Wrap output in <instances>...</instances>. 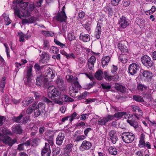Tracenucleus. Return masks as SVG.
Wrapping results in <instances>:
<instances>
[{"label":"nucleus","mask_w":156,"mask_h":156,"mask_svg":"<svg viewBox=\"0 0 156 156\" xmlns=\"http://www.w3.org/2000/svg\"><path fill=\"white\" fill-rule=\"evenodd\" d=\"M34 68L35 70L37 72L41 70L42 68V67H40L38 64L36 63L34 66Z\"/></svg>","instance_id":"nucleus-59"},{"label":"nucleus","mask_w":156,"mask_h":156,"mask_svg":"<svg viewBox=\"0 0 156 156\" xmlns=\"http://www.w3.org/2000/svg\"><path fill=\"white\" fill-rule=\"evenodd\" d=\"M109 138L112 142L114 144H115L117 139L115 131L111 130L109 132Z\"/></svg>","instance_id":"nucleus-17"},{"label":"nucleus","mask_w":156,"mask_h":156,"mask_svg":"<svg viewBox=\"0 0 156 156\" xmlns=\"http://www.w3.org/2000/svg\"><path fill=\"white\" fill-rule=\"evenodd\" d=\"M103 72L100 70L96 72L95 74V77L98 80H101L102 78V75Z\"/></svg>","instance_id":"nucleus-30"},{"label":"nucleus","mask_w":156,"mask_h":156,"mask_svg":"<svg viewBox=\"0 0 156 156\" xmlns=\"http://www.w3.org/2000/svg\"><path fill=\"white\" fill-rule=\"evenodd\" d=\"M115 117L119 119L125 118L127 119V122L131 126H133L135 128H137L138 126V123L134 120L133 116L128 113L124 112H120L116 113L114 115Z\"/></svg>","instance_id":"nucleus-4"},{"label":"nucleus","mask_w":156,"mask_h":156,"mask_svg":"<svg viewBox=\"0 0 156 156\" xmlns=\"http://www.w3.org/2000/svg\"><path fill=\"white\" fill-rule=\"evenodd\" d=\"M108 150L109 153L111 154L115 155L118 153V150L115 147L111 146L108 148Z\"/></svg>","instance_id":"nucleus-27"},{"label":"nucleus","mask_w":156,"mask_h":156,"mask_svg":"<svg viewBox=\"0 0 156 156\" xmlns=\"http://www.w3.org/2000/svg\"><path fill=\"white\" fill-rule=\"evenodd\" d=\"M129 24L128 19L124 16H122L119 21L118 25L119 27L122 29L126 27Z\"/></svg>","instance_id":"nucleus-9"},{"label":"nucleus","mask_w":156,"mask_h":156,"mask_svg":"<svg viewBox=\"0 0 156 156\" xmlns=\"http://www.w3.org/2000/svg\"><path fill=\"white\" fill-rule=\"evenodd\" d=\"M27 62V61L25 59H22L21 60V63H18L16 62L15 63L16 66L18 67L20 66L25 64Z\"/></svg>","instance_id":"nucleus-42"},{"label":"nucleus","mask_w":156,"mask_h":156,"mask_svg":"<svg viewBox=\"0 0 156 156\" xmlns=\"http://www.w3.org/2000/svg\"><path fill=\"white\" fill-rule=\"evenodd\" d=\"M143 76L147 79H150L152 76V73L147 71H144L142 73Z\"/></svg>","instance_id":"nucleus-34"},{"label":"nucleus","mask_w":156,"mask_h":156,"mask_svg":"<svg viewBox=\"0 0 156 156\" xmlns=\"http://www.w3.org/2000/svg\"><path fill=\"white\" fill-rule=\"evenodd\" d=\"M19 36V41L20 42H24L25 41V35L22 33L20 32L18 33Z\"/></svg>","instance_id":"nucleus-53"},{"label":"nucleus","mask_w":156,"mask_h":156,"mask_svg":"<svg viewBox=\"0 0 156 156\" xmlns=\"http://www.w3.org/2000/svg\"><path fill=\"white\" fill-rule=\"evenodd\" d=\"M141 60L142 64L148 68L152 67L153 65V62L151 58L147 55H144L141 58Z\"/></svg>","instance_id":"nucleus-8"},{"label":"nucleus","mask_w":156,"mask_h":156,"mask_svg":"<svg viewBox=\"0 0 156 156\" xmlns=\"http://www.w3.org/2000/svg\"><path fill=\"white\" fill-rule=\"evenodd\" d=\"M118 48L122 53L128 52L127 48L124 44L121 43H119L118 44Z\"/></svg>","instance_id":"nucleus-23"},{"label":"nucleus","mask_w":156,"mask_h":156,"mask_svg":"<svg viewBox=\"0 0 156 156\" xmlns=\"http://www.w3.org/2000/svg\"><path fill=\"white\" fill-rule=\"evenodd\" d=\"M101 31V29L100 25L99 23H98L94 33L95 36L97 38L99 39L100 38Z\"/></svg>","instance_id":"nucleus-19"},{"label":"nucleus","mask_w":156,"mask_h":156,"mask_svg":"<svg viewBox=\"0 0 156 156\" xmlns=\"http://www.w3.org/2000/svg\"><path fill=\"white\" fill-rule=\"evenodd\" d=\"M92 146L91 143L89 141L85 140L82 143L80 147V150L81 151H84L89 150Z\"/></svg>","instance_id":"nucleus-11"},{"label":"nucleus","mask_w":156,"mask_h":156,"mask_svg":"<svg viewBox=\"0 0 156 156\" xmlns=\"http://www.w3.org/2000/svg\"><path fill=\"white\" fill-rule=\"evenodd\" d=\"M42 156H50L51 151L49 144L45 143V147L43 148L41 151Z\"/></svg>","instance_id":"nucleus-14"},{"label":"nucleus","mask_w":156,"mask_h":156,"mask_svg":"<svg viewBox=\"0 0 156 156\" xmlns=\"http://www.w3.org/2000/svg\"><path fill=\"white\" fill-rule=\"evenodd\" d=\"M50 50L53 53L57 54L58 53L59 50L56 47L54 46H52L50 48Z\"/></svg>","instance_id":"nucleus-47"},{"label":"nucleus","mask_w":156,"mask_h":156,"mask_svg":"<svg viewBox=\"0 0 156 156\" xmlns=\"http://www.w3.org/2000/svg\"><path fill=\"white\" fill-rule=\"evenodd\" d=\"M133 99L135 101L140 102H144V100L143 98L138 95H135L133 96Z\"/></svg>","instance_id":"nucleus-36"},{"label":"nucleus","mask_w":156,"mask_h":156,"mask_svg":"<svg viewBox=\"0 0 156 156\" xmlns=\"http://www.w3.org/2000/svg\"><path fill=\"white\" fill-rule=\"evenodd\" d=\"M138 90L140 91H143L147 89V87L141 84H139L137 86Z\"/></svg>","instance_id":"nucleus-39"},{"label":"nucleus","mask_w":156,"mask_h":156,"mask_svg":"<svg viewBox=\"0 0 156 156\" xmlns=\"http://www.w3.org/2000/svg\"><path fill=\"white\" fill-rule=\"evenodd\" d=\"M86 136L84 135L78 136L75 140V141H79L84 140L86 138Z\"/></svg>","instance_id":"nucleus-50"},{"label":"nucleus","mask_w":156,"mask_h":156,"mask_svg":"<svg viewBox=\"0 0 156 156\" xmlns=\"http://www.w3.org/2000/svg\"><path fill=\"white\" fill-rule=\"evenodd\" d=\"M80 39L82 41L86 42L89 41L90 40V36L87 34H85L84 33H81L80 36Z\"/></svg>","instance_id":"nucleus-18"},{"label":"nucleus","mask_w":156,"mask_h":156,"mask_svg":"<svg viewBox=\"0 0 156 156\" xmlns=\"http://www.w3.org/2000/svg\"><path fill=\"white\" fill-rule=\"evenodd\" d=\"M140 68L139 65L136 63H133L129 66V72L130 74L133 75L135 74Z\"/></svg>","instance_id":"nucleus-10"},{"label":"nucleus","mask_w":156,"mask_h":156,"mask_svg":"<svg viewBox=\"0 0 156 156\" xmlns=\"http://www.w3.org/2000/svg\"><path fill=\"white\" fill-rule=\"evenodd\" d=\"M44 102H46L48 105H53L55 103H56L55 100H53V101H51L48 99L47 98H44Z\"/></svg>","instance_id":"nucleus-46"},{"label":"nucleus","mask_w":156,"mask_h":156,"mask_svg":"<svg viewBox=\"0 0 156 156\" xmlns=\"http://www.w3.org/2000/svg\"><path fill=\"white\" fill-rule=\"evenodd\" d=\"M12 131L16 133L20 134L22 133V129L18 125L14 126L12 127Z\"/></svg>","instance_id":"nucleus-24"},{"label":"nucleus","mask_w":156,"mask_h":156,"mask_svg":"<svg viewBox=\"0 0 156 156\" xmlns=\"http://www.w3.org/2000/svg\"><path fill=\"white\" fill-rule=\"evenodd\" d=\"M69 121L72 122L74 119H79L80 116L78 115L76 112H74L72 113L70 116H69Z\"/></svg>","instance_id":"nucleus-32"},{"label":"nucleus","mask_w":156,"mask_h":156,"mask_svg":"<svg viewBox=\"0 0 156 156\" xmlns=\"http://www.w3.org/2000/svg\"><path fill=\"white\" fill-rule=\"evenodd\" d=\"M54 41L56 44L60 46L61 48H64L66 46V45L65 44L61 43L56 39H54Z\"/></svg>","instance_id":"nucleus-57"},{"label":"nucleus","mask_w":156,"mask_h":156,"mask_svg":"<svg viewBox=\"0 0 156 156\" xmlns=\"http://www.w3.org/2000/svg\"><path fill=\"white\" fill-rule=\"evenodd\" d=\"M2 141L4 143L7 144L10 146H12L14 143L12 140L8 136L4 137L2 140Z\"/></svg>","instance_id":"nucleus-22"},{"label":"nucleus","mask_w":156,"mask_h":156,"mask_svg":"<svg viewBox=\"0 0 156 156\" xmlns=\"http://www.w3.org/2000/svg\"><path fill=\"white\" fill-rule=\"evenodd\" d=\"M56 83L58 87L61 88L63 83V81L60 78H58L56 80Z\"/></svg>","instance_id":"nucleus-43"},{"label":"nucleus","mask_w":156,"mask_h":156,"mask_svg":"<svg viewBox=\"0 0 156 156\" xmlns=\"http://www.w3.org/2000/svg\"><path fill=\"white\" fill-rule=\"evenodd\" d=\"M113 67L112 69L111 72L113 74H115L116 73V71L118 69L117 67L114 65H112Z\"/></svg>","instance_id":"nucleus-61"},{"label":"nucleus","mask_w":156,"mask_h":156,"mask_svg":"<svg viewBox=\"0 0 156 156\" xmlns=\"http://www.w3.org/2000/svg\"><path fill=\"white\" fill-rule=\"evenodd\" d=\"M145 136L144 134H141L140 137L138 146L141 148H145Z\"/></svg>","instance_id":"nucleus-20"},{"label":"nucleus","mask_w":156,"mask_h":156,"mask_svg":"<svg viewBox=\"0 0 156 156\" xmlns=\"http://www.w3.org/2000/svg\"><path fill=\"white\" fill-rule=\"evenodd\" d=\"M35 105L34 104L30 105L26 111L27 113L28 114H31L34 109V107Z\"/></svg>","instance_id":"nucleus-45"},{"label":"nucleus","mask_w":156,"mask_h":156,"mask_svg":"<svg viewBox=\"0 0 156 156\" xmlns=\"http://www.w3.org/2000/svg\"><path fill=\"white\" fill-rule=\"evenodd\" d=\"M35 8V6L34 4H30L27 8V11L25 12H22L21 13L20 11L19 8L17 6H13L12 9L14 11V15L18 17L21 18L22 17H28L30 15L31 12Z\"/></svg>","instance_id":"nucleus-5"},{"label":"nucleus","mask_w":156,"mask_h":156,"mask_svg":"<svg viewBox=\"0 0 156 156\" xmlns=\"http://www.w3.org/2000/svg\"><path fill=\"white\" fill-rule=\"evenodd\" d=\"M48 96L53 100H55L56 103L62 105L63 102L60 101V91L53 86H50L48 88Z\"/></svg>","instance_id":"nucleus-3"},{"label":"nucleus","mask_w":156,"mask_h":156,"mask_svg":"<svg viewBox=\"0 0 156 156\" xmlns=\"http://www.w3.org/2000/svg\"><path fill=\"white\" fill-rule=\"evenodd\" d=\"M36 107H37L40 110H42L45 108V105L43 103L40 102Z\"/></svg>","instance_id":"nucleus-56"},{"label":"nucleus","mask_w":156,"mask_h":156,"mask_svg":"<svg viewBox=\"0 0 156 156\" xmlns=\"http://www.w3.org/2000/svg\"><path fill=\"white\" fill-rule=\"evenodd\" d=\"M2 17L4 19L6 25H8L11 22V20L9 18L8 14L4 13L2 15Z\"/></svg>","instance_id":"nucleus-26"},{"label":"nucleus","mask_w":156,"mask_h":156,"mask_svg":"<svg viewBox=\"0 0 156 156\" xmlns=\"http://www.w3.org/2000/svg\"><path fill=\"white\" fill-rule=\"evenodd\" d=\"M6 78L5 77H3L0 82V87L1 88H2V90H3V89L5 87V85L6 83Z\"/></svg>","instance_id":"nucleus-35"},{"label":"nucleus","mask_w":156,"mask_h":156,"mask_svg":"<svg viewBox=\"0 0 156 156\" xmlns=\"http://www.w3.org/2000/svg\"><path fill=\"white\" fill-rule=\"evenodd\" d=\"M43 47L46 49H49L50 47V44L48 40H45L44 41Z\"/></svg>","instance_id":"nucleus-51"},{"label":"nucleus","mask_w":156,"mask_h":156,"mask_svg":"<svg viewBox=\"0 0 156 156\" xmlns=\"http://www.w3.org/2000/svg\"><path fill=\"white\" fill-rule=\"evenodd\" d=\"M47 71L43 76H41L37 77L36 79V85L38 86H45V85L48 84V83L51 82L52 79L55 76L52 70L50 68H46Z\"/></svg>","instance_id":"nucleus-1"},{"label":"nucleus","mask_w":156,"mask_h":156,"mask_svg":"<svg viewBox=\"0 0 156 156\" xmlns=\"http://www.w3.org/2000/svg\"><path fill=\"white\" fill-rule=\"evenodd\" d=\"M25 99L27 101V103L28 105L31 104L34 101V99L32 97L26 98Z\"/></svg>","instance_id":"nucleus-62"},{"label":"nucleus","mask_w":156,"mask_h":156,"mask_svg":"<svg viewBox=\"0 0 156 156\" xmlns=\"http://www.w3.org/2000/svg\"><path fill=\"white\" fill-rule=\"evenodd\" d=\"M72 144H70L66 145L65 149L67 152H70L72 151Z\"/></svg>","instance_id":"nucleus-55"},{"label":"nucleus","mask_w":156,"mask_h":156,"mask_svg":"<svg viewBox=\"0 0 156 156\" xmlns=\"http://www.w3.org/2000/svg\"><path fill=\"white\" fill-rule=\"evenodd\" d=\"M131 107L133 111L135 112L134 115H135L136 118L139 119V118L137 116H142L143 115V112L142 111L141 109L137 106L133 105Z\"/></svg>","instance_id":"nucleus-15"},{"label":"nucleus","mask_w":156,"mask_h":156,"mask_svg":"<svg viewBox=\"0 0 156 156\" xmlns=\"http://www.w3.org/2000/svg\"><path fill=\"white\" fill-rule=\"evenodd\" d=\"M59 4V7L60 9H62V10L61 12H59L58 15L56 17L57 20L58 21H60L61 22H65L67 19V17L66 16V14L64 11L65 9L64 4L63 3V5L60 4V3Z\"/></svg>","instance_id":"nucleus-7"},{"label":"nucleus","mask_w":156,"mask_h":156,"mask_svg":"<svg viewBox=\"0 0 156 156\" xmlns=\"http://www.w3.org/2000/svg\"><path fill=\"white\" fill-rule=\"evenodd\" d=\"M104 75L105 76V79L106 80L110 81L112 80H114L115 79V77L114 76L108 75L106 72H104Z\"/></svg>","instance_id":"nucleus-33"},{"label":"nucleus","mask_w":156,"mask_h":156,"mask_svg":"<svg viewBox=\"0 0 156 156\" xmlns=\"http://www.w3.org/2000/svg\"><path fill=\"white\" fill-rule=\"evenodd\" d=\"M65 134L62 133H59L56 139V144L58 145H61L65 138Z\"/></svg>","instance_id":"nucleus-16"},{"label":"nucleus","mask_w":156,"mask_h":156,"mask_svg":"<svg viewBox=\"0 0 156 156\" xmlns=\"http://www.w3.org/2000/svg\"><path fill=\"white\" fill-rule=\"evenodd\" d=\"M110 58L109 56L103 57L102 59V65L105 66L107 65L110 61Z\"/></svg>","instance_id":"nucleus-28"},{"label":"nucleus","mask_w":156,"mask_h":156,"mask_svg":"<svg viewBox=\"0 0 156 156\" xmlns=\"http://www.w3.org/2000/svg\"><path fill=\"white\" fill-rule=\"evenodd\" d=\"M119 59L124 64L126 63L128 61L127 56L125 54H120L119 57Z\"/></svg>","instance_id":"nucleus-25"},{"label":"nucleus","mask_w":156,"mask_h":156,"mask_svg":"<svg viewBox=\"0 0 156 156\" xmlns=\"http://www.w3.org/2000/svg\"><path fill=\"white\" fill-rule=\"evenodd\" d=\"M34 94L35 98L37 100H39L41 98H42V96L40 93L34 92Z\"/></svg>","instance_id":"nucleus-41"},{"label":"nucleus","mask_w":156,"mask_h":156,"mask_svg":"<svg viewBox=\"0 0 156 156\" xmlns=\"http://www.w3.org/2000/svg\"><path fill=\"white\" fill-rule=\"evenodd\" d=\"M135 135L130 132H124L122 134V138L126 143L132 142L134 140Z\"/></svg>","instance_id":"nucleus-6"},{"label":"nucleus","mask_w":156,"mask_h":156,"mask_svg":"<svg viewBox=\"0 0 156 156\" xmlns=\"http://www.w3.org/2000/svg\"><path fill=\"white\" fill-rule=\"evenodd\" d=\"M115 117L114 115H108L106 117H105L106 122H109L112 120Z\"/></svg>","instance_id":"nucleus-54"},{"label":"nucleus","mask_w":156,"mask_h":156,"mask_svg":"<svg viewBox=\"0 0 156 156\" xmlns=\"http://www.w3.org/2000/svg\"><path fill=\"white\" fill-rule=\"evenodd\" d=\"M4 45L5 48V51L6 53L7 57L9 58L10 56L9 54V47L8 45L6 43H4Z\"/></svg>","instance_id":"nucleus-44"},{"label":"nucleus","mask_w":156,"mask_h":156,"mask_svg":"<svg viewBox=\"0 0 156 156\" xmlns=\"http://www.w3.org/2000/svg\"><path fill=\"white\" fill-rule=\"evenodd\" d=\"M107 11L108 12V14L112 16L115 14V12L113 11L112 8L109 6H107L106 7Z\"/></svg>","instance_id":"nucleus-48"},{"label":"nucleus","mask_w":156,"mask_h":156,"mask_svg":"<svg viewBox=\"0 0 156 156\" xmlns=\"http://www.w3.org/2000/svg\"><path fill=\"white\" fill-rule=\"evenodd\" d=\"M61 99L62 101L65 102H73L74 101L72 98L66 94L62 96Z\"/></svg>","instance_id":"nucleus-29"},{"label":"nucleus","mask_w":156,"mask_h":156,"mask_svg":"<svg viewBox=\"0 0 156 156\" xmlns=\"http://www.w3.org/2000/svg\"><path fill=\"white\" fill-rule=\"evenodd\" d=\"M42 34L47 37H52L54 36V33L52 31H42Z\"/></svg>","instance_id":"nucleus-40"},{"label":"nucleus","mask_w":156,"mask_h":156,"mask_svg":"<svg viewBox=\"0 0 156 156\" xmlns=\"http://www.w3.org/2000/svg\"><path fill=\"white\" fill-rule=\"evenodd\" d=\"M135 156H143V152L141 150L137 151L135 153Z\"/></svg>","instance_id":"nucleus-64"},{"label":"nucleus","mask_w":156,"mask_h":156,"mask_svg":"<svg viewBox=\"0 0 156 156\" xmlns=\"http://www.w3.org/2000/svg\"><path fill=\"white\" fill-rule=\"evenodd\" d=\"M66 78L68 82L73 83L72 87H70L69 88V94L71 96L74 97L75 93H77L78 90L81 88L79 83L77 81V78L74 79L73 76L70 75H67Z\"/></svg>","instance_id":"nucleus-2"},{"label":"nucleus","mask_w":156,"mask_h":156,"mask_svg":"<svg viewBox=\"0 0 156 156\" xmlns=\"http://www.w3.org/2000/svg\"><path fill=\"white\" fill-rule=\"evenodd\" d=\"M96 61V58L94 56H92L88 59V65L89 69H92L94 67V64Z\"/></svg>","instance_id":"nucleus-21"},{"label":"nucleus","mask_w":156,"mask_h":156,"mask_svg":"<svg viewBox=\"0 0 156 156\" xmlns=\"http://www.w3.org/2000/svg\"><path fill=\"white\" fill-rule=\"evenodd\" d=\"M24 113V112H23L19 116L14 117L12 118V120L13 121L17 122H20L21 119L23 116L22 114H23Z\"/></svg>","instance_id":"nucleus-38"},{"label":"nucleus","mask_w":156,"mask_h":156,"mask_svg":"<svg viewBox=\"0 0 156 156\" xmlns=\"http://www.w3.org/2000/svg\"><path fill=\"white\" fill-rule=\"evenodd\" d=\"M32 66H30L27 67V73L26 74V79L25 80V83L26 84H28L31 81V77L32 76L31 72L32 70Z\"/></svg>","instance_id":"nucleus-12"},{"label":"nucleus","mask_w":156,"mask_h":156,"mask_svg":"<svg viewBox=\"0 0 156 156\" xmlns=\"http://www.w3.org/2000/svg\"><path fill=\"white\" fill-rule=\"evenodd\" d=\"M31 145L34 147H36L37 145V143L40 141L38 138H35L34 139H31Z\"/></svg>","instance_id":"nucleus-37"},{"label":"nucleus","mask_w":156,"mask_h":156,"mask_svg":"<svg viewBox=\"0 0 156 156\" xmlns=\"http://www.w3.org/2000/svg\"><path fill=\"white\" fill-rule=\"evenodd\" d=\"M106 122L105 118H100L98 120V123L99 125H105Z\"/></svg>","instance_id":"nucleus-49"},{"label":"nucleus","mask_w":156,"mask_h":156,"mask_svg":"<svg viewBox=\"0 0 156 156\" xmlns=\"http://www.w3.org/2000/svg\"><path fill=\"white\" fill-rule=\"evenodd\" d=\"M101 86L104 89L109 90L111 87V86L107 83L102 84Z\"/></svg>","instance_id":"nucleus-58"},{"label":"nucleus","mask_w":156,"mask_h":156,"mask_svg":"<svg viewBox=\"0 0 156 156\" xmlns=\"http://www.w3.org/2000/svg\"><path fill=\"white\" fill-rule=\"evenodd\" d=\"M66 58L67 59H75L76 58V56L74 54L71 53L69 54H68Z\"/></svg>","instance_id":"nucleus-60"},{"label":"nucleus","mask_w":156,"mask_h":156,"mask_svg":"<svg viewBox=\"0 0 156 156\" xmlns=\"http://www.w3.org/2000/svg\"><path fill=\"white\" fill-rule=\"evenodd\" d=\"M40 110L38 109L37 107H36L34 109V113L35 116L36 117H38L41 114Z\"/></svg>","instance_id":"nucleus-52"},{"label":"nucleus","mask_w":156,"mask_h":156,"mask_svg":"<svg viewBox=\"0 0 156 156\" xmlns=\"http://www.w3.org/2000/svg\"><path fill=\"white\" fill-rule=\"evenodd\" d=\"M130 4V1L129 0H124L123 1V5L125 7H127Z\"/></svg>","instance_id":"nucleus-63"},{"label":"nucleus","mask_w":156,"mask_h":156,"mask_svg":"<svg viewBox=\"0 0 156 156\" xmlns=\"http://www.w3.org/2000/svg\"><path fill=\"white\" fill-rule=\"evenodd\" d=\"M13 3L15 4H19V6L21 9V10H20L21 13H22V12H25L27 11V6H28V3L27 2H19V1L18 0L16 1H13Z\"/></svg>","instance_id":"nucleus-13"},{"label":"nucleus","mask_w":156,"mask_h":156,"mask_svg":"<svg viewBox=\"0 0 156 156\" xmlns=\"http://www.w3.org/2000/svg\"><path fill=\"white\" fill-rule=\"evenodd\" d=\"M115 88L117 90L122 93L126 91L125 87L118 84H115Z\"/></svg>","instance_id":"nucleus-31"}]
</instances>
